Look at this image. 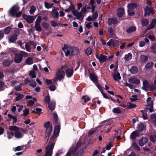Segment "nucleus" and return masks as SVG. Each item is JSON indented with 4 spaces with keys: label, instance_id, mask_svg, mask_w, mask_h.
Listing matches in <instances>:
<instances>
[{
    "label": "nucleus",
    "instance_id": "7ed1b4c3",
    "mask_svg": "<svg viewBox=\"0 0 156 156\" xmlns=\"http://www.w3.org/2000/svg\"><path fill=\"white\" fill-rule=\"evenodd\" d=\"M44 127L46 128L45 134L46 137H48V140L51 136V133L52 129V126L50 121L45 122L44 123Z\"/></svg>",
    "mask_w": 156,
    "mask_h": 156
},
{
    "label": "nucleus",
    "instance_id": "b1692460",
    "mask_svg": "<svg viewBox=\"0 0 156 156\" xmlns=\"http://www.w3.org/2000/svg\"><path fill=\"white\" fill-rule=\"evenodd\" d=\"M144 10L145 12L144 15L145 16H148L151 12L152 8L147 6L144 8Z\"/></svg>",
    "mask_w": 156,
    "mask_h": 156
},
{
    "label": "nucleus",
    "instance_id": "a211bd4d",
    "mask_svg": "<svg viewBox=\"0 0 156 156\" xmlns=\"http://www.w3.org/2000/svg\"><path fill=\"white\" fill-rule=\"evenodd\" d=\"M73 69H66V75L67 77L70 78L73 75Z\"/></svg>",
    "mask_w": 156,
    "mask_h": 156
},
{
    "label": "nucleus",
    "instance_id": "2eb2a0df",
    "mask_svg": "<svg viewBox=\"0 0 156 156\" xmlns=\"http://www.w3.org/2000/svg\"><path fill=\"white\" fill-rule=\"evenodd\" d=\"M148 140L147 137H142L141 139L139 140V144L140 146H143L147 142Z\"/></svg>",
    "mask_w": 156,
    "mask_h": 156
},
{
    "label": "nucleus",
    "instance_id": "0eeeda50",
    "mask_svg": "<svg viewBox=\"0 0 156 156\" xmlns=\"http://www.w3.org/2000/svg\"><path fill=\"white\" fill-rule=\"evenodd\" d=\"M92 69H89L88 72L90 74L89 77L90 80L93 82L97 83L98 82V77L95 75L94 73L93 72H91V70Z\"/></svg>",
    "mask_w": 156,
    "mask_h": 156
},
{
    "label": "nucleus",
    "instance_id": "a878e982",
    "mask_svg": "<svg viewBox=\"0 0 156 156\" xmlns=\"http://www.w3.org/2000/svg\"><path fill=\"white\" fill-rule=\"evenodd\" d=\"M156 24V19H153L150 25L147 28V30H149L153 28Z\"/></svg>",
    "mask_w": 156,
    "mask_h": 156
},
{
    "label": "nucleus",
    "instance_id": "4c0bfd02",
    "mask_svg": "<svg viewBox=\"0 0 156 156\" xmlns=\"http://www.w3.org/2000/svg\"><path fill=\"white\" fill-rule=\"evenodd\" d=\"M52 14L54 17H57L58 16V13L56 9H54L52 10Z\"/></svg>",
    "mask_w": 156,
    "mask_h": 156
},
{
    "label": "nucleus",
    "instance_id": "ddd939ff",
    "mask_svg": "<svg viewBox=\"0 0 156 156\" xmlns=\"http://www.w3.org/2000/svg\"><path fill=\"white\" fill-rule=\"evenodd\" d=\"M117 69H114V72L113 73V76L114 79L115 81H117L121 79V77L119 72L117 71Z\"/></svg>",
    "mask_w": 156,
    "mask_h": 156
},
{
    "label": "nucleus",
    "instance_id": "4468645a",
    "mask_svg": "<svg viewBox=\"0 0 156 156\" xmlns=\"http://www.w3.org/2000/svg\"><path fill=\"white\" fill-rule=\"evenodd\" d=\"M143 86L142 87V89L145 91H147L148 90L147 89L150 88V84L147 80H145L143 82Z\"/></svg>",
    "mask_w": 156,
    "mask_h": 156
},
{
    "label": "nucleus",
    "instance_id": "3c124183",
    "mask_svg": "<svg viewBox=\"0 0 156 156\" xmlns=\"http://www.w3.org/2000/svg\"><path fill=\"white\" fill-rule=\"evenodd\" d=\"M154 65V63L152 62H150L147 63L145 66V68H150L152 67Z\"/></svg>",
    "mask_w": 156,
    "mask_h": 156
},
{
    "label": "nucleus",
    "instance_id": "39448f33",
    "mask_svg": "<svg viewBox=\"0 0 156 156\" xmlns=\"http://www.w3.org/2000/svg\"><path fill=\"white\" fill-rule=\"evenodd\" d=\"M80 8L77 7L76 10L73 11V15L76 17V18L80 20H83L84 17V15L81 12H79Z\"/></svg>",
    "mask_w": 156,
    "mask_h": 156
},
{
    "label": "nucleus",
    "instance_id": "5701e85b",
    "mask_svg": "<svg viewBox=\"0 0 156 156\" xmlns=\"http://www.w3.org/2000/svg\"><path fill=\"white\" fill-rule=\"evenodd\" d=\"M147 106L150 108H153V101L151 100V97H149L147 98Z\"/></svg>",
    "mask_w": 156,
    "mask_h": 156
},
{
    "label": "nucleus",
    "instance_id": "393cba45",
    "mask_svg": "<svg viewBox=\"0 0 156 156\" xmlns=\"http://www.w3.org/2000/svg\"><path fill=\"white\" fill-rule=\"evenodd\" d=\"M48 104V107L50 110L52 112L55 109V103L54 102H50Z\"/></svg>",
    "mask_w": 156,
    "mask_h": 156
},
{
    "label": "nucleus",
    "instance_id": "603ef678",
    "mask_svg": "<svg viewBox=\"0 0 156 156\" xmlns=\"http://www.w3.org/2000/svg\"><path fill=\"white\" fill-rule=\"evenodd\" d=\"M24 97V95L23 94H20L17 96L15 98V100L16 101H18L21 100Z\"/></svg>",
    "mask_w": 156,
    "mask_h": 156
},
{
    "label": "nucleus",
    "instance_id": "c9c22d12",
    "mask_svg": "<svg viewBox=\"0 0 156 156\" xmlns=\"http://www.w3.org/2000/svg\"><path fill=\"white\" fill-rule=\"evenodd\" d=\"M15 136L17 138H21L23 136V135L20 132H16L15 133Z\"/></svg>",
    "mask_w": 156,
    "mask_h": 156
},
{
    "label": "nucleus",
    "instance_id": "69168bd1",
    "mask_svg": "<svg viewBox=\"0 0 156 156\" xmlns=\"http://www.w3.org/2000/svg\"><path fill=\"white\" fill-rule=\"evenodd\" d=\"M92 50L91 48H88L86 51V53L87 55H89L91 54Z\"/></svg>",
    "mask_w": 156,
    "mask_h": 156
},
{
    "label": "nucleus",
    "instance_id": "bf43d9fd",
    "mask_svg": "<svg viewBox=\"0 0 156 156\" xmlns=\"http://www.w3.org/2000/svg\"><path fill=\"white\" fill-rule=\"evenodd\" d=\"M45 154L44 156H52V152L48 151H45Z\"/></svg>",
    "mask_w": 156,
    "mask_h": 156
},
{
    "label": "nucleus",
    "instance_id": "20e7f679",
    "mask_svg": "<svg viewBox=\"0 0 156 156\" xmlns=\"http://www.w3.org/2000/svg\"><path fill=\"white\" fill-rule=\"evenodd\" d=\"M60 126L59 124L55 126L53 134L52 135L50 138L51 140L53 141V140H55L58 137L60 133Z\"/></svg>",
    "mask_w": 156,
    "mask_h": 156
},
{
    "label": "nucleus",
    "instance_id": "c756f323",
    "mask_svg": "<svg viewBox=\"0 0 156 156\" xmlns=\"http://www.w3.org/2000/svg\"><path fill=\"white\" fill-rule=\"evenodd\" d=\"M53 117L55 124L56 125L59 124V123L58 122V116L57 114L55 112H54L53 113Z\"/></svg>",
    "mask_w": 156,
    "mask_h": 156
},
{
    "label": "nucleus",
    "instance_id": "2f4dec72",
    "mask_svg": "<svg viewBox=\"0 0 156 156\" xmlns=\"http://www.w3.org/2000/svg\"><path fill=\"white\" fill-rule=\"evenodd\" d=\"M137 5L136 3H129L127 5L128 9H132L136 8Z\"/></svg>",
    "mask_w": 156,
    "mask_h": 156
},
{
    "label": "nucleus",
    "instance_id": "9d476101",
    "mask_svg": "<svg viewBox=\"0 0 156 156\" xmlns=\"http://www.w3.org/2000/svg\"><path fill=\"white\" fill-rule=\"evenodd\" d=\"M118 41L113 39H111L107 43V45L110 47H117L119 45Z\"/></svg>",
    "mask_w": 156,
    "mask_h": 156
},
{
    "label": "nucleus",
    "instance_id": "4be33fe9",
    "mask_svg": "<svg viewBox=\"0 0 156 156\" xmlns=\"http://www.w3.org/2000/svg\"><path fill=\"white\" fill-rule=\"evenodd\" d=\"M136 30V27L135 26H131L129 27L126 30L127 33L129 34L133 32Z\"/></svg>",
    "mask_w": 156,
    "mask_h": 156
},
{
    "label": "nucleus",
    "instance_id": "473e14b6",
    "mask_svg": "<svg viewBox=\"0 0 156 156\" xmlns=\"http://www.w3.org/2000/svg\"><path fill=\"white\" fill-rule=\"evenodd\" d=\"M25 62L27 64L31 65L33 63V60L31 58L28 57L26 59Z\"/></svg>",
    "mask_w": 156,
    "mask_h": 156
},
{
    "label": "nucleus",
    "instance_id": "cd10ccee",
    "mask_svg": "<svg viewBox=\"0 0 156 156\" xmlns=\"http://www.w3.org/2000/svg\"><path fill=\"white\" fill-rule=\"evenodd\" d=\"M132 57V55L131 54L129 53L127 54H126L125 55L124 58V60L125 62H128L130 60Z\"/></svg>",
    "mask_w": 156,
    "mask_h": 156
},
{
    "label": "nucleus",
    "instance_id": "37998d69",
    "mask_svg": "<svg viewBox=\"0 0 156 156\" xmlns=\"http://www.w3.org/2000/svg\"><path fill=\"white\" fill-rule=\"evenodd\" d=\"M142 23L143 26H146L149 23V21L146 19H143L142 21Z\"/></svg>",
    "mask_w": 156,
    "mask_h": 156
},
{
    "label": "nucleus",
    "instance_id": "8fccbe9b",
    "mask_svg": "<svg viewBox=\"0 0 156 156\" xmlns=\"http://www.w3.org/2000/svg\"><path fill=\"white\" fill-rule=\"evenodd\" d=\"M25 48L26 50L30 52L31 51V48H30V45L29 44L26 43L25 45Z\"/></svg>",
    "mask_w": 156,
    "mask_h": 156
},
{
    "label": "nucleus",
    "instance_id": "de8ad7c7",
    "mask_svg": "<svg viewBox=\"0 0 156 156\" xmlns=\"http://www.w3.org/2000/svg\"><path fill=\"white\" fill-rule=\"evenodd\" d=\"M127 12L128 15L130 16H133L135 14L133 10L132 9H128Z\"/></svg>",
    "mask_w": 156,
    "mask_h": 156
},
{
    "label": "nucleus",
    "instance_id": "aec40b11",
    "mask_svg": "<svg viewBox=\"0 0 156 156\" xmlns=\"http://www.w3.org/2000/svg\"><path fill=\"white\" fill-rule=\"evenodd\" d=\"M22 56L20 54H17L15 58V61L17 63H20L22 60Z\"/></svg>",
    "mask_w": 156,
    "mask_h": 156
},
{
    "label": "nucleus",
    "instance_id": "09e8293b",
    "mask_svg": "<svg viewBox=\"0 0 156 156\" xmlns=\"http://www.w3.org/2000/svg\"><path fill=\"white\" fill-rule=\"evenodd\" d=\"M83 150H80L79 151L76 152V154L72 156H81V155L83 154Z\"/></svg>",
    "mask_w": 156,
    "mask_h": 156
},
{
    "label": "nucleus",
    "instance_id": "bb28decb",
    "mask_svg": "<svg viewBox=\"0 0 156 156\" xmlns=\"http://www.w3.org/2000/svg\"><path fill=\"white\" fill-rule=\"evenodd\" d=\"M124 13V10L123 9L120 8L118 9L117 15L119 17H122Z\"/></svg>",
    "mask_w": 156,
    "mask_h": 156
},
{
    "label": "nucleus",
    "instance_id": "864d4df0",
    "mask_svg": "<svg viewBox=\"0 0 156 156\" xmlns=\"http://www.w3.org/2000/svg\"><path fill=\"white\" fill-rule=\"evenodd\" d=\"M136 105L135 104H134L132 103H129V105L127 106V107L128 109H131L134 108L136 107Z\"/></svg>",
    "mask_w": 156,
    "mask_h": 156
},
{
    "label": "nucleus",
    "instance_id": "6ab92c4d",
    "mask_svg": "<svg viewBox=\"0 0 156 156\" xmlns=\"http://www.w3.org/2000/svg\"><path fill=\"white\" fill-rule=\"evenodd\" d=\"M146 126L142 123L138 125L137 130L140 132H142L146 129Z\"/></svg>",
    "mask_w": 156,
    "mask_h": 156
},
{
    "label": "nucleus",
    "instance_id": "338daca9",
    "mask_svg": "<svg viewBox=\"0 0 156 156\" xmlns=\"http://www.w3.org/2000/svg\"><path fill=\"white\" fill-rule=\"evenodd\" d=\"M30 83H31L30 84V86L33 88L34 87L36 86V83L35 81H33V80H32L31 81Z\"/></svg>",
    "mask_w": 156,
    "mask_h": 156
},
{
    "label": "nucleus",
    "instance_id": "e433bc0d",
    "mask_svg": "<svg viewBox=\"0 0 156 156\" xmlns=\"http://www.w3.org/2000/svg\"><path fill=\"white\" fill-rule=\"evenodd\" d=\"M23 117H26L30 113V111L28 108H26V109L23 110Z\"/></svg>",
    "mask_w": 156,
    "mask_h": 156
},
{
    "label": "nucleus",
    "instance_id": "a18cd8bd",
    "mask_svg": "<svg viewBox=\"0 0 156 156\" xmlns=\"http://www.w3.org/2000/svg\"><path fill=\"white\" fill-rule=\"evenodd\" d=\"M132 146L134 149H136L138 151H140V147L135 143H133Z\"/></svg>",
    "mask_w": 156,
    "mask_h": 156
},
{
    "label": "nucleus",
    "instance_id": "6e6552de",
    "mask_svg": "<svg viewBox=\"0 0 156 156\" xmlns=\"http://www.w3.org/2000/svg\"><path fill=\"white\" fill-rule=\"evenodd\" d=\"M82 145V143L79 141L74 147H71L70 148V151L72 154H74L76 151Z\"/></svg>",
    "mask_w": 156,
    "mask_h": 156
},
{
    "label": "nucleus",
    "instance_id": "9b49d317",
    "mask_svg": "<svg viewBox=\"0 0 156 156\" xmlns=\"http://www.w3.org/2000/svg\"><path fill=\"white\" fill-rule=\"evenodd\" d=\"M19 8L17 5H14L10 9L9 12L11 16H15L16 13L19 10Z\"/></svg>",
    "mask_w": 156,
    "mask_h": 156
},
{
    "label": "nucleus",
    "instance_id": "13d9d810",
    "mask_svg": "<svg viewBox=\"0 0 156 156\" xmlns=\"http://www.w3.org/2000/svg\"><path fill=\"white\" fill-rule=\"evenodd\" d=\"M49 89L50 90L54 91L56 89V87L55 85L53 84L50 86Z\"/></svg>",
    "mask_w": 156,
    "mask_h": 156
},
{
    "label": "nucleus",
    "instance_id": "423d86ee",
    "mask_svg": "<svg viewBox=\"0 0 156 156\" xmlns=\"http://www.w3.org/2000/svg\"><path fill=\"white\" fill-rule=\"evenodd\" d=\"M55 140H51V138H50L49 142L48 144V145L46 147V150L49 151H51L53 152V150L54 148L55 145Z\"/></svg>",
    "mask_w": 156,
    "mask_h": 156
},
{
    "label": "nucleus",
    "instance_id": "58836bf2",
    "mask_svg": "<svg viewBox=\"0 0 156 156\" xmlns=\"http://www.w3.org/2000/svg\"><path fill=\"white\" fill-rule=\"evenodd\" d=\"M12 62V61L11 60H5L3 62V64L4 66L7 67L9 66Z\"/></svg>",
    "mask_w": 156,
    "mask_h": 156
},
{
    "label": "nucleus",
    "instance_id": "052dcab7",
    "mask_svg": "<svg viewBox=\"0 0 156 156\" xmlns=\"http://www.w3.org/2000/svg\"><path fill=\"white\" fill-rule=\"evenodd\" d=\"M29 75L32 78H35L36 77L35 72L33 71H31Z\"/></svg>",
    "mask_w": 156,
    "mask_h": 156
},
{
    "label": "nucleus",
    "instance_id": "0e129e2a",
    "mask_svg": "<svg viewBox=\"0 0 156 156\" xmlns=\"http://www.w3.org/2000/svg\"><path fill=\"white\" fill-rule=\"evenodd\" d=\"M108 32L110 36H112L114 34L113 31L112 27L108 28Z\"/></svg>",
    "mask_w": 156,
    "mask_h": 156
},
{
    "label": "nucleus",
    "instance_id": "774afa93",
    "mask_svg": "<svg viewBox=\"0 0 156 156\" xmlns=\"http://www.w3.org/2000/svg\"><path fill=\"white\" fill-rule=\"evenodd\" d=\"M41 20V17L40 16H38L36 21L35 23L40 24Z\"/></svg>",
    "mask_w": 156,
    "mask_h": 156
},
{
    "label": "nucleus",
    "instance_id": "79ce46f5",
    "mask_svg": "<svg viewBox=\"0 0 156 156\" xmlns=\"http://www.w3.org/2000/svg\"><path fill=\"white\" fill-rule=\"evenodd\" d=\"M140 59L142 62H146L147 60V57L144 55H141L140 56Z\"/></svg>",
    "mask_w": 156,
    "mask_h": 156
},
{
    "label": "nucleus",
    "instance_id": "5fc2aeb1",
    "mask_svg": "<svg viewBox=\"0 0 156 156\" xmlns=\"http://www.w3.org/2000/svg\"><path fill=\"white\" fill-rule=\"evenodd\" d=\"M131 97L133 98H130V99L132 102L136 101L137 100V96L136 95H133L131 96Z\"/></svg>",
    "mask_w": 156,
    "mask_h": 156
},
{
    "label": "nucleus",
    "instance_id": "f03ea898",
    "mask_svg": "<svg viewBox=\"0 0 156 156\" xmlns=\"http://www.w3.org/2000/svg\"><path fill=\"white\" fill-rule=\"evenodd\" d=\"M63 69H58L56 72L55 76L53 78V80L56 85H58L57 83H55L58 80L61 81L63 79L65 76V72L62 70Z\"/></svg>",
    "mask_w": 156,
    "mask_h": 156
},
{
    "label": "nucleus",
    "instance_id": "f704fd0d",
    "mask_svg": "<svg viewBox=\"0 0 156 156\" xmlns=\"http://www.w3.org/2000/svg\"><path fill=\"white\" fill-rule=\"evenodd\" d=\"M44 4L45 8L47 9L51 8L54 5L53 3H49L46 2H45Z\"/></svg>",
    "mask_w": 156,
    "mask_h": 156
},
{
    "label": "nucleus",
    "instance_id": "a19ab883",
    "mask_svg": "<svg viewBox=\"0 0 156 156\" xmlns=\"http://www.w3.org/2000/svg\"><path fill=\"white\" fill-rule=\"evenodd\" d=\"M50 98L49 96V94H48V95L45 97L44 98V101L45 103L48 104L50 102Z\"/></svg>",
    "mask_w": 156,
    "mask_h": 156
},
{
    "label": "nucleus",
    "instance_id": "72a5a7b5",
    "mask_svg": "<svg viewBox=\"0 0 156 156\" xmlns=\"http://www.w3.org/2000/svg\"><path fill=\"white\" fill-rule=\"evenodd\" d=\"M35 28L37 31L38 32H41L42 30V28L40 26V24L35 23Z\"/></svg>",
    "mask_w": 156,
    "mask_h": 156
},
{
    "label": "nucleus",
    "instance_id": "7c9ffc66",
    "mask_svg": "<svg viewBox=\"0 0 156 156\" xmlns=\"http://www.w3.org/2000/svg\"><path fill=\"white\" fill-rule=\"evenodd\" d=\"M112 111L114 114H121L122 113L121 110L119 107L113 108Z\"/></svg>",
    "mask_w": 156,
    "mask_h": 156
},
{
    "label": "nucleus",
    "instance_id": "dca6fc26",
    "mask_svg": "<svg viewBox=\"0 0 156 156\" xmlns=\"http://www.w3.org/2000/svg\"><path fill=\"white\" fill-rule=\"evenodd\" d=\"M128 82L136 85H138L140 83V80L135 78H130L128 80Z\"/></svg>",
    "mask_w": 156,
    "mask_h": 156
},
{
    "label": "nucleus",
    "instance_id": "1a4fd4ad",
    "mask_svg": "<svg viewBox=\"0 0 156 156\" xmlns=\"http://www.w3.org/2000/svg\"><path fill=\"white\" fill-rule=\"evenodd\" d=\"M22 17L28 23H32L35 19V17L32 16H28L26 15H23Z\"/></svg>",
    "mask_w": 156,
    "mask_h": 156
},
{
    "label": "nucleus",
    "instance_id": "c85d7f7f",
    "mask_svg": "<svg viewBox=\"0 0 156 156\" xmlns=\"http://www.w3.org/2000/svg\"><path fill=\"white\" fill-rule=\"evenodd\" d=\"M17 35L16 34H14L9 38V40L10 42L14 43L16 41L17 39Z\"/></svg>",
    "mask_w": 156,
    "mask_h": 156
},
{
    "label": "nucleus",
    "instance_id": "4d7b16f0",
    "mask_svg": "<svg viewBox=\"0 0 156 156\" xmlns=\"http://www.w3.org/2000/svg\"><path fill=\"white\" fill-rule=\"evenodd\" d=\"M11 30V28L10 27H7L4 29V33L5 34H8Z\"/></svg>",
    "mask_w": 156,
    "mask_h": 156
},
{
    "label": "nucleus",
    "instance_id": "412c9836",
    "mask_svg": "<svg viewBox=\"0 0 156 156\" xmlns=\"http://www.w3.org/2000/svg\"><path fill=\"white\" fill-rule=\"evenodd\" d=\"M118 22L117 19L115 17L110 18L108 20V23L109 25L116 24Z\"/></svg>",
    "mask_w": 156,
    "mask_h": 156
},
{
    "label": "nucleus",
    "instance_id": "e2e57ef3",
    "mask_svg": "<svg viewBox=\"0 0 156 156\" xmlns=\"http://www.w3.org/2000/svg\"><path fill=\"white\" fill-rule=\"evenodd\" d=\"M112 147V144H111V142H109L108 144L106 145V149L108 150L111 149Z\"/></svg>",
    "mask_w": 156,
    "mask_h": 156
},
{
    "label": "nucleus",
    "instance_id": "ea45409f",
    "mask_svg": "<svg viewBox=\"0 0 156 156\" xmlns=\"http://www.w3.org/2000/svg\"><path fill=\"white\" fill-rule=\"evenodd\" d=\"M36 10V7L34 5L30 6V9L29 11L30 13V14H33Z\"/></svg>",
    "mask_w": 156,
    "mask_h": 156
},
{
    "label": "nucleus",
    "instance_id": "f8f14e48",
    "mask_svg": "<svg viewBox=\"0 0 156 156\" xmlns=\"http://www.w3.org/2000/svg\"><path fill=\"white\" fill-rule=\"evenodd\" d=\"M96 57L101 63L103 62L108 60L106 56L102 54H97Z\"/></svg>",
    "mask_w": 156,
    "mask_h": 156
},
{
    "label": "nucleus",
    "instance_id": "f257e3e1",
    "mask_svg": "<svg viewBox=\"0 0 156 156\" xmlns=\"http://www.w3.org/2000/svg\"><path fill=\"white\" fill-rule=\"evenodd\" d=\"M62 50L66 56L76 55L79 53L80 51L79 49L76 47H69L66 45H64Z\"/></svg>",
    "mask_w": 156,
    "mask_h": 156
},
{
    "label": "nucleus",
    "instance_id": "c03bdc74",
    "mask_svg": "<svg viewBox=\"0 0 156 156\" xmlns=\"http://www.w3.org/2000/svg\"><path fill=\"white\" fill-rule=\"evenodd\" d=\"M9 129L11 130L16 132L19 131V128L18 127L15 126H12L9 128Z\"/></svg>",
    "mask_w": 156,
    "mask_h": 156
},
{
    "label": "nucleus",
    "instance_id": "49530a36",
    "mask_svg": "<svg viewBox=\"0 0 156 156\" xmlns=\"http://www.w3.org/2000/svg\"><path fill=\"white\" fill-rule=\"evenodd\" d=\"M82 99L84 100V101L85 103L87 102L90 100V98L88 97L87 96L83 95L82 97Z\"/></svg>",
    "mask_w": 156,
    "mask_h": 156
},
{
    "label": "nucleus",
    "instance_id": "6e6d98bb",
    "mask_svg": "<svg viewBox=\"0 0 156 156\" xmlns=\"http://www.w3.org/2000/svg\"><path fill=\"white\" fill-rule=\"evenodd\" d=\"M129 71L132 74H134L138 72V69H129Z\"/></svg>",
    "mask_w": 156,
    "mask_h": 156
},
{
    "label": "nucleus",
    "instance_id": "680f3d73",
    "mask_svg": "<svg viewBox=\"0 0 156 156\" xmlns=\"http://www.w3.org/2000/svg\"><path fill=\"white\" fill-rule=\"evenodd\" d=\"M156 135H152L150 136V140L153 143H154L155 142V136Z\"/></svg>",
    "mask_w": 156,
    "mask_h": 156
},
{
    "label": "nucleus",
    "instance_id": "f3484780",
    "mask_svg": "<svg viewBox=\"0 0 156 156\" xmlns=\"http://www.w3.org/2000/svg\"><path fill=\"white\" fill-rule=\"evenodd\" d=\"M139 132L137 130L133 131L130 135V139L133 140H135L137 136H139Z\"/></svg>",
    "mask_w": 156,
    "mask_h": 156
}]
</instances>
